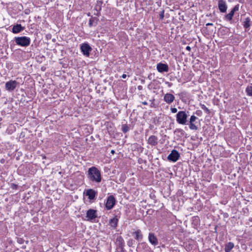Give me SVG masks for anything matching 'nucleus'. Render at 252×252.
Masks as SVG:
<instances>
[{
  "instance_id": "33",
  "label": "nucleus",
  "mask_w": 252,
  "mask_h": 252,
  "mask_svg": "<svg viewBox=\"0 0 252 252\" xmlns=\"http://www.w3.org/2000/svg\"><path fill=\"white\" fill-rule=\"evenodd\" d=\"M137 88L139 90H142L143 87L142 86L139 85L138 86Z\"/></svg>"
},
{
  "instance_id": "4",
  "label": "nucleus",
  "mask_w": 252,
  "mask_h": 252,
  "mask_svg": "<svg viewBox=\"0 0 252 252\" xmlns=\"http://www.w3.org/2000/svg\"><path fill=\"white\" fill-rule=\"evenodd\" d=\"M116 203V199L113 195L109 196L106 200L105 208L107 210H111L114 206Z\"/></svg>"
},
{
  "instance_id": "10",
  "label": "nucleus",
  "mask_w": 252,
  "mask_h": 252,
  "mask_svg": "<svg viewBox=\"0 0 252 252\" xmlns=\"http://www.w3.org/2000/svg\"><path fill=\"white\" fill-rule=\"evenodd\" d=\"M149 247L146 243H139L137 248L138 252H147L149 251Z\"/></svg>"
},
{
  "instance_id": "9",
  "label": "nucleus",
  "mask_w": 252,
  "mask_h": 252,
  "mask_svg": "<svg viewBox=\"0 0 252 252\" xmlns=\"http://www.w3.org/2000/svg\"><path fill=\"white\" fill-rule=\"evenodd\" d=\"M239 6L238 4L236 5L231 11L225 16V18L227 21H231L232 19L233 16H234V13L236 11L239 10Z\"/></svg>"
},
{
  "instance_id": "25",
  "label": "nucleus",
  "mask_w": 252,
  "mask_h": 252,
  "mask_svg": "<svg viewBox=\"0 0 252 252\" xmlns=\"http://www.w3.org/2000/svg\"><path fill=\"white\" fill-rule=\"evenodd\" d=\"M246 92L248 96H252V84L249 85L246 89Z\"/></svg>"
},
{
  "instance_id": "17",
  "label": "nucleus",
  "mask_w": 252,
  "mask_h": 252,
  "mask_svg": "<svg viewBox=\"0 0 252 252\" xmlns=\"http://www.w3.org/2000/svg\"><path fill=\"white\" fill-rule=\"evenodd\" d=\"M158 137L155 135L150 136L148 140V143L152 146H155L158 144Z\"/></svg>"
},
{
  "instance_id": "14",
  "label": "nucleus",
  "mask_w": 252,
  "mask_h": 252,
  "mask_svg": "<svg viewBox=\"0 0 252 252\" xmlns=\"http://www.w3.org/2000/svg\"><path fill=\"white\" fill-rule=\"evenodd\" d=\"M97 191L93 189H90L86 190V195L88 196V198L90 200H94Z\"/></svg>"
},
{
  "instance_id": "32",
  "label": "nucleus",
  "mask_w": 252,
  "mask_h": 252,
  "mask_svg": "<svg viewBox=\"0 0 252 252\" xmlns=\"http://www.w3.org/2000/svg\"><path fill=\"white\" fill-rule=\"evenodd\" d=\"M186 49L187 50L189 51H190V50H191V48H190V46H187V47H186Z\"/></svg>"
},
{
  "instance_id": "27",
  "label": "nucleus",
  "mask_w": 252,
  "mask_h": 252,
  "mask_svg": "<svg viewBox=\"0 0 252 252\" xmlns=\"http://www.w3.org/2000/svg\"><path fill=\"white\" fill-rule=\"evenodd\" d=\"M122 130L124 133H126L129 130V127L128 126L124 125L122 126Z\"/></svg>"
},
{
  "instance_id": "35",
  "label": "nucleus",
  "mask_w": 252,
  "mask_h": 252,
  "mask_svg": "<svg viewBox=\"0 0 252 252\" xmlns=\"http://www.w3.org/2000/svg\"><path fill=\"white\" fill-rule=\"evenodd\" d=\"M206 25L207 26H213V23H207L206 24Z\"/></svg>"
},
{
  "instance_id": "37",
  "label": "nucleus",
  "mask_w": 252,
  "mask_h": 252,
  "mask_svg": "<svg viewBox=\"0 0 252 252\" xmlns=\"http://www.w3.org/2000/svg\"><path fill=\"white\" fill-rule=\"evenodd\" d=\"M142 103L144 105H147L148 103L146 101H143L142 102Z\"/></svg>"
},
{
  "instance_id": "22",
  "label": "nucleus",
  "mask_w": 252,
  "mask_h": 252,
  "mask_svg": "<svg viewBox=\"0 0 252 252\" xmlns=\"http://www.w3.org/2000/svg\"><path fill=\"white\" fill-rule=\"evenodd\" d=\"M234 245L233 243L229 242V243H227L225 246V249H224L225 252H230L231 251V250L234 248Z\"/></svg>"
},
{
  "instance_id": "31",
  "label": "nucleus",
  "mask_w": 252,
  "mask_h": 252,
  "mask_svg": "<svg viewBox=\"0 0 252 252\" xmlns=\"http://www.w3.org/2000/svg\"><path fill=\"white\" fill-rule=\"evenodd\" d=\"M171 111L173 113H175L177 112V109L176 108H171Z\"/></svg>"
},
{
  "instance_id": "38",
  "label": "nucleus",
  "mask_w": 252,
  "mask_h": 252,
  "mask_svg": "<svg viewBox=\"0 0 252 252\" xmlns=\"http://www.w3.org/2000/svg\"><path fill=\"white\" fill-rule=\"evenodd\" d=\"M111 153L112 154H113L115 153V151H114V150H111Z\"/></svg>"
},
{
  "instance_id": "2",
  "label": "nucleus",
  "mask_w": 252,
  "mask_h": 252,
  "mask_svg": "<svg viewBox=\"0 0 252 252\" xmlns=\"http://www.w3.org/2000/svg\"><path fill=\"white\" fill-rule=\"evenodd\" d=\"M188 113L186 111H180L176 114V121L180 125H185L187 124Z\"/></svg>"
},
{
  "instance_id": "7",
  "label": "nucleus",
  "mask_w": 252,
  "mask_h": 252,
  "mask_svg": "<svg viewBox=\"0 0 252 252\" xmlns=\"http://www.w3.org/2000/svg\"><path fill=\"white\" fill-rule=\"evenodd\" d=\"M80 49L84 56L87 57H89L90 53L92 51V49L88 44L84 43L82 44Z\"/></svg>"
},
{
  "instance_id": "3",
  "label": "nucleus",
  "mask_w": 252,
  "mask_h": 252,
  "mask_svg": "<svg viewBox=\"0 0 252 252\" xmlns=\"http://www.w3.org/2000/svg\"><path fill=\"white\" fill-rule=\"evenodd\" d=\"M15 41L17 45L23 47L28 46L31 43V39L27 36L16 37Z\"/></svg>"
},
{
  "instance_id": "30",
  "label": "nucleus",
  "mask_w": 252,
  "mask_h": 252,
  "mask_svg": "<svg viewBox=\"0 0 252 252\" xmlns=\"http://www.w3.org/2000/svg\"><path fill=\"white\" fill-rule=\"evenodd\" d=\"M164 16V11L162 10L159 14V18L160 19H163Z\"/></svg>"
},
{
  "instance_id": "6",
  "label": "nucleus",
  "mask_w": 252,
  "mask_h": 252,
  "mask_svg": "<svg viewBox=\"0 0 252 252\" xmlns=\"http://www.w3.org/2000/svg\"><path fill=\"white\" fill-rule=\"evenodd\" d=\"M180 154L179 152L176 150H173L171 151V153L168 156L167 159L169 161L176 162L179 159Z\"/></svg>"
},
{
  "instance_id": "28",
  "label": "nucleus",
  "mask_w": 252,
  "mask_h": 252,
  "mask_svg": "<svg viewBox=\"0 0 252 252\" xmlns=\"http://www.w3.org/2000/svg\"><path fill=\"white\" fill-rule=\"evenodd\" d=\"M17 242L20 244H24V242H25V240H24L23 238H17Z\"/></svg>"
},
{
  "instance_id": "21",
  "label": "nucleus",
  "mask_w": 252,
  "mask_h": 252,
  "mask_svg": "<svg viewBox=\"0 0 252 252\" xmlns=\"http://www.w3.org/2000/svg\"><path fill=\"white\" fill-rule=\"evenodd\" d=\"M117 243L118 246L123 250L124 247V241L123 238L121 236L117 239Z\"/></svg>"
},
{
  "instance_id": "36",
  "label": "nucleus",
  "mask_w": 252,
  "mask_h": 252,
  "mask_svg": "<svg viewBox=\"0 0 252 252\" xmlns=\"http://www.w3.org/2000/svg\"><path fill=\"white\" fill-rule=\"evenodd\" d=\"M122 77L124 79L126 78V75L125 74H123V75L122 76Z\"/></svg>"
},
{
  "instance_id": "29",
  "label": "nucleus",
  "mask_w": 252,
  "mask_h": 252,
  "mask_svg": "<svg viewBox=\"0 0 252 252\" xmlns=\"http://www.w3.org/2000/svg\"><path fill=\"white\" fill-rule=\"evenodd\" d=\"M133 243V240L132 239H129L127 242V244L128 247H132Z\"/></svg>"
},
{
  "instance_id": "16",
  "label": "nucleus",
  "mask_w": 252,
  "mask_h": 252,
  "mask_svg": "<svg viewBox=\"0 0 252 252\" xmlns=\"http://www.w3.org/2000/svg\"><path fill=\"white\" fill-rule=\"evenodd\" d=\"M175 96L171 94L167 93L164 94L163 100L168 104H170L174 101Z\"/></svg>"
},
{
  "instance_id": "26",
  "label": "nucleus",
  "mask_w": 252,
  "mask_h": 252,
  "mask_svg": "<svg viewBox=\"0 0 252 252\" xmlns=\"http://www.w3.org/2000/svg\"><path fill=\"white\" fill-rule=\"evenodd\" d=\"M200 107L208 114H209L210 113V110L204 104H200Z\"/></svg>"
},
{
  "instance_id": "18",
  "label": "nucleus",
  "mask_w": 252,
  "mask_h": 252,
  "mask_svg": "<svg viewBox=\"0 0 252 252\" xmlns=\"http://www.w3.org/2000/svg\"><path fill=\"white\" fill-rule=\"evenodd\" d=\"M24 30V27H22L21 24H17L12 28V32L14 33H18Z\"/></svg>"
},
{
  "instance_id": "23",
  "label": "nucleus",
  "mask_w": 252,
  "mask_h": 252,
  "mask_svg": "<svg viewBox=\"0 0 252 252\" xmlns=\"http://www.w3.org/2000/svg\"><path fill=\"white\" fill-rule=\"evenodd\" d=\"M97 18L95 17H91L89 22V27H92L93 26H95L97 24Z\"/></svg>"
},
{
  "instance_id": "19",
  "label": "nucleus",
  "mask_w": 252,
  "mask_h": 252,
  "mask_svg": "<svg viewBox=\"0 0 252 252\" xmlns=\"http://www.w3.org/2000/svg\"><path fill=\"white\" fill-rule=\"evenodd\" d=\"M134 238L138 241H141L143 239V235L140 229H138L133 233Z\"/></svg>"
},
{
  "instance_id": "8",
  "label": "nucleus",
  "mask_w": 252,
  "mask_h": 252,
  "mask_svg": "<svg viewBox=\"0 0 252 252\" xmlns=\"http://www.w3.org/2000/svg\"><path fill=\"white\" fill-rule=\"evenodd\" d=\"M97 217L96 210L90 209L87 211L86 213L87 220L88 221H92Z\"/></svg>"
},
{
  "instance_id": "1",
  "label": "nucleus",
  "mask_w": 252,
  "mask_h": 252,
  "mask_svg": "<svg viewBox=\"0 0 252 252\" xmlns=\"http://www.w3.org/2000/svg\"><path fill=\"white\" fill-rule=\"evenodd\" d=\"M88 178L92 182L99 183L101 181L100 171L95 167H92L88 170Z\"/></svg>"
},
{
  "instance_id": "12",
  "label": "nucleus",
  "mask_w": 252,
  "mask_h": 252,
  "mask_svg": "<svg viewBox=\"0 0 252 252\" xmlns=\"http://www.w3.org/2000/svg\"><path fill=\"white\" fill-rule=\"evenodd\" d=\"M157 69L160 73L167 72L168 71V66L166 64L160 63L157 64Z\"/></svg>"
},
{
  "instance_id": "34",
  "label": "nucleus",
  "mask_w": 252,
  "mask_h": 252,
  "mask_svg": "<svg viewBox=\"0 0 252 252\" xmlns=\"http://www.w3.org/2000/svg\"><path fill=\"white\" fill-rule=\"evenodd\" d=\"M200 113H201V111H197L196 112V114L197 115H198V116H199V115H200Z\"/></svg>"
},
{
  "instance_id": "20",
  "label": "nucleus",
  "mask_w": 252,
  "mask_h": 252,
  "mask_svg": "<svg viewBox=\"0 0 252 252\" xmlns=\"http://www.w3.org/2000/svg\"><path fill=\"white\" fill-rule=\"evenodd\" d=\"M118 219L115 217L111 219L109 221V224L114 228H116L118 225Z\"/></svg>"
},
{
  "instance_id": "5",
  "label": "nucleus",
  "mask_w": 252,
  "mask_h": 252,
  "mask_svg": "<svg viewBox=\"0 0 252 252\" xmlns=\"http://www.w3.org/2000/svg\"><path fill=\"white\" fill-rule=\"evenodd\" d=\"M18 83L15 80H10L6 82L5 85V89L11 92L14 90L17 87Z\"/></svg>"
},
{
  "instance_id": "24",
  "label": "nucleus",
  "mask_w": 252,
  "mask_h": 252,
  "mask_svg": "<svg viewBox=\"0 0 252 252\" xmlns=\"http://www.w3.org/2000/svg\"><path fill=\"white\" fill-rule=\"evenodd\" d=\"M250 22L251 19L249 17H247L245 19L243 25L245 29H248L250 27Z\"/></svg>"
},
{
  "instance_id": "15",
  "label": "nucleus",
  "mask_w": 252,
  "mask_h": 252,
  "mask_svg": "<svg viewBox=\"0 0 252 252\" xmlns=\"http://www.w3.org/2000/svg\"><path fill=\"white\" fill-rule=\"evenodd\" d=\"M218 7L221 12H225L227 8L225 1L223 0H219L218 3Z\"/></svg>"
},
{
  "instance_id": "11",
  "label": "nucleus",
  "mask_w": 252,
  "mask_h": 252,
  "mask_svg": "<svg viewBox=\"0 0 252 252\" xmlns=\"http://www.w3.org/2000/svg\"><path fill=\"white\" fill-rule=\"evenodd\" d=\"M197 119V118L194 115L191 116L189 120V128L191 130H197V126L195 125L194 122Z\"/></svg>"
},
{
  "instance_id": "13",
  "label": "nucleus",
  "mask_w": 252,
  "mask_h": 252,
  "mask_svg": "<svg viewBox=\"0 0 252 252\" xmlns=\"http://www.w3.org/2000/svg\"><path fill=\"white\" fill-rule=\"evenodd\" d=\"M148 240H149V242L152 245H153L155 246H157L158 243V240L157 237L156 236L155 234H154L153 233H150L149 234Z\"/></svg>"
}]
</instances>
